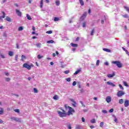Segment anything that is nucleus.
<instances>
[{
	"mask_svg": "<svg viewBox=\"0 0 129 129\" xmlns=\"http://www.w3.org/2000/svg\"><path fill=\"white\" fill-rule=\"evenodd\" d=\"M64 108L66 110L68 109L69 108V111L68 113H66V111L63 109V108L62 107L59 108V109H60V110H61V111L62 112H61L60 111H57L60 117H65L67 116V115H73V113L75 112V110H74L73 108H72V107L68 106V105L67 104L64 105Z\"/></svg>",
	"mask_w": 129,
	"mask_h": 129,
	"instance_id": "1",
	"label": "nucleus"
},
{
	"mask_svg": "<svg viewBox=\"0 0 129 129\" xmlns=\"http://www.w3.org/2000/svg\"><path fill=\"white\" fill-rule=\"evenodd\" d=\"M112 63L115 64V65H116L118 68H121V67H122V63L118 60L113 61H112Z\"/></svg>",
	"mask_w": 129,
	"mask_h": 129,
	"instance_id": "2",
	"label": "nucleus"
},
{
	"mask_svg": "<svg viewBox=\"0 0 129 129\" xmlns=\"http://www.w3.org/2000/svg\"><path fill=\"white\" fill-rule=\"evenodd\" d=\"M23 68H26L28 70H31V67H34L33 64L29 65V64L25 63L23 65Z\"/></svg>",
	"mask_w": 129,
	"mask_h": 129,
	"instance_id": "3",
	"label": "nucleus"
},
{
	"mask_svg": "<svg viewBox=\"0 0 129 129\" xmlns=\"http://www.w3.org/2000/svg\"><path fill=\"white\" fill-rule=\"evenodd\" d=\"M124 95V92L122 91H119L117 93V96L118 97H121V96H123Z\"/></svg>",
	"mask_w": 129,
	"mask_h": 129,
	"instance_id": "4",
	"label": "nucleus"
},
{
	"mask_svg": "<svg viewBox=\"0 0 129 129\" xmlns=\"http://www.w3.org/2000/svg\"><path fill=\"white\" fill-rule=\"evenodd\" d=\"M2 13L3 15V16H0V21H2L3 22V19H5L6 18V13H5L4 11L2 12Z\"/></svg>",
	"mask_w": 129,
	"mask_h": 129,
	"instance_id": "5",
	"label": "nucleus"
},
{
	"mask_svg": "<svg viewBox=\"0 0 129 129\" xmlns=\"http://www.w3.org/2000/svg\"><path fill=\"white\" fill-rule=\"evenodd\" d=\"M128 105H129V100H125L124 103V106H125V107H127Z\"/></svg>",
	"mask_w": 129,
	"mask_h": 129,
	"instance_id": "6",
	"label": "nucleus"
},
{
	"mask_svg": "<svg viewBox=\"0 0 129 129\" xmlns=\"http://www.w3.org/2000/svg\"><path fill=\"white\" fill-rule=\"evenodd\" d=\"M106 101L108 103H109V102L111 101V97H110V96H107L106 98Z\"/></svg>",
	"mask_w": 129,
	"mask_h": 129,
	"instance_id": "7",
	"label": "nucleus"
},
{
	"mask_svg": "<svg viewBox=\"0 0 129 129\" xmlns=\"http://www.w3.org/2000/svg\"><path fill=\"white\" fill-rule=\"evenodd\" d=\"M16 14H17V15H18V16H19V17H22V12L19 11V10L18 9L16 10Z\"/></svg>",
	"mask_w": 129,
	"mask_h": 129,
	"instance_id": "8",
	"label": "nucleus"
},
{
	"mask_svg": "<svg viewBox=\"0 0 129 129\" xmlns=\"http://www.w3.org/2000/svg\"><path fill=\"white\" fill-rule=\"evenodd\" d=\"M71 45L72 46H73V48H77V47H78V44H75V43H71Z\"/></svg>",
	"mask_w": 129,
	"mask_h": 129,
	"instance_id": "9",
	"label": "nucleus"
},
{
	"mask_svg": "<svg viewBox=\"0 0 129 129\" xmlns=\"http://www.w3.org/2000/svg\"><path fill=\"white\" fill-rule=\"evenodd\" d=\"M115 74H114V73H113L112 74H109L107 75V77L108 78H111L112 77H113L114 76H115Z\"/></svg>",
	"mask_w": 129,
	"mask_h": 129,
	"instance_id": "10",
	"label": "nucleus"
},
{
	"mask_svg": "<svg viewBox=\"0 0 129 129\" xmlns=\"http://www.w3.org/2000/svg\"><path fill=\"white\" fill-rule=\"evenodd\" d=\"M107 84H108V85H110L111 86H112L113 87H114L115 86V85H114V84H113L112 83H111L110 82H107Z\"/></svg>",
	"mask_w": 129,
	"mask_h": 129,
	"instance_id": "11",
	"label": "nucleus"
},
{
	"mask_svg": "<svg viewBox=\"0 0 129 129\" xmlns=\"http://www.w3.org/2000/svg\"><path fill=\"white\" fill-rule=\"evenodd\" d=\"M72 102L73 103L72 104V105L74 106V107H76L77 106V104L76 103V102L74 101L73 99L72 100Z\"/></svg>",
	"mask_w": 129,
	"mask_h": 129,
	"instance_id": "12",
	"label": "nucleus"
},
{
	"mask_svg": "<svg viewBox=\"0 0 129 129\" xmlns=\"http://www.w3.org/2000/svg\"><path fill=\"white\" fill-rule=\"evenodd\" d=\"M47 44H53L55 43V41L53 40H48L46 42Z\"/></svg>",
	"mask_w": 129,
	"mask_h": 129,
	"instance_id": "13",
	"label": "nucleus"
},
{
	"mask_svg": "<svg viewBox=\"0 0 129 129\" xmlns=\"http://www.w3.org/2000/svg\"><path fill=\"white\" fill-rule=\"evenodd\" d=\"M103 51H105V52H107L108 53H110L111 52L110 49L108 48H103Z\"/></svg>",
	"mask_w": 129,
	"mask_h": 129,
	"instance_id": "14",
	"label": "nucleus"
},
{
	"mask_svg": "<svg viewBox=\"0 0 129 129\" xmlns=\"http://www.w3.org/2000/svg\"><path fill=\"white\" fill-rule=\"evenodd\" d=\"M5 20L7 21V22H12V19H11V18L8 16L6 17V18L5 19Z\"/></svg>",
	"mask_w": 129,
	"mask_h": 129,
	"instance_id": "15",
	"label": "nucleus"
},
{
	"mask_svg": "<svg viewBox=\"0 0 129 129\" xmlns=\"http://www.w3.org/2000/svg\"><path fill=\"white\" fill-rule=\"evenodd\" d=\"M53 98L54 99V100H58V99H59V96H58L57 95H55L54 96H53Z\"/></svg>",
	"mask_w": 129,
	"mask_h": 129,
	"instance_id": "16",
	"label": "nucleus"
},
{
	"mask_svg": "<svg viewBox=\"0 0 129 129\" xmlns=\"http://www.w3.org/2000/svg\"><path fill=\"white\" fill-rule=\"evenodd\" d=\"M90 122L91 123H95L96 122V120H95V119L93 118L90 120Z\"/></svg>",
	"mask_w": 129,
	"mask_h": 129,
	"instance_id": "17",
	"label": "nucleus"
},
{
	"mask_svg": "<svg viewBox=\"0 0 129 129\" xmlns=\"http://www.w3.org/2000/svg\"><path fill=\"white\" fill-rule=\"evenodd\" d=\"M81 71V70L79 69L74 74V75H77V74H78V73H79V72H80Z\"/></svg>",
	"mask_w": 129,
	"mask_h": 129,
	"instance_id": "18",
	"label": "nucleus"
},
{
	"mask_svg": "<svg viewBox=\"0 0 129 129\" xmlns=\"http://www.w3.org/2000/svg\"><path fill=\"white\" fill-rule=\"evenodd\" d=\"M81 6H84V2L83 0H79Z\"/></svg>",
	"mask_w": 129,
	"mask_h": 129,
	"instance_id": "19",
	"label": "nucleus"
},
{
	"mask_svg": "<svg viewBox=\"0 0 129 129\" xmlns=\"http://www.w3.org/2000/svg\"><path fill=\"white\" fill-rule=\"evenodd\" d=\"M26 17L27 18V19L29 20V21H31V20H32V18L28 14L26 15Z\"/></svg>",
	"mask_w": 129,
	"mask_h": 129,
	"instance_id": "20",
	"label": "nucleus"
},
{
	"mask_svg": "<svg viewBox=\"0 0 129 129\" xmlns=\"http://www.w3.org/2000/svg\"><path fill=\"white\" fill-rule=\"evenodd\" d=\"M9 56L12 57V56L14 55V52H13V51H9Z\"/></svg>",
	"mask_w": 129,
	"mask_h": 129,
	"instance_id": "21",
	"label": "nucleus"
},
{
	"mask_svg": "<svg viewBox=\"0 0 129 129\" xmlns=\"http://www.w3.org/2000/svg\"><path fill=\"white\" fill-rule=\"evenodd\" d=\"M26 59V56L24 55H22L21 56V61H24Z\"/></svg>",
	"mask_w": 129,
	"mask_h": 129,
	"instance_id": "22",
	"label": "nucleus"
},
{
	"mask_svg": "<svg viewBox=\"0 0 129 129\" xmlns=\"http://www.w3.org/2000/svg\"><path fill=\"white\" fill-rule=\"evenodd\" d=\"M0 114H3L4 113V108H0Z\"/></svg>",
	"mask_w": 129,
	"mask_h": 129,
	"instance_id": "23",
	"label": "nucleus"
},
{
	"mask_svg": "<svg viewBox=\"0 0 129 129\" xmlns=\"http://www.w3.org/2000/svg\"><path fill=\"white\" fill-rule=\"evenodd\" d=\"M44 0H41L40 1V7L41 8V9H42V8H43V2Z\"/></svg>",
	"mask_w": 129,
	"mask_h": 129,
	"instance_id": "24",
	"label": "nucleus"
},
{
	"mask_svg": "<svg viewBox=\"0 0 129 129\" xmlns=\"http://www.w3.org/2000/svg\"><path fill=\"white\" fill-rule=\"evenodd\" d=\"M41 45H42V44H41V43H37L36 44V46L37 47V48H41Z\"/></svg>",
	"mask_w": 129,
	"mask_h": 129,
	"instance_id": "25",
	"label": "nucleus"
},
{
	"mask_svg": "<svg viewBox=\"0 0 129 129\" xmlns=\"http://www.w3.org/2000/svg\"><path fill=\"white\" fill-rule=\"evenodd\" d=\"M123 83L124 86H126V87H128V84H127V83H126V82H123Z\"/></svg>",
	"mask_w": 129,
	"mask_h": 129,
	"instance_id": "26",
	"label": "nucleus"
},
{
	"mask_svg": "<svg viewBox=\"0 0 129 129\" xmlns=\"http://www.w3.org/2000/svg\"><path fill=\"white\" fill-rule=\"evenodd\" d=\"M119 103H120V104H122V103H123V99H120L119 100Z\"/></svg>",
	"mask_w": 129,
	"mask_h": 129,
	"instance_id": "27",
	"label": "nucleus"
},
{
	"mask_svg": "<svg viewBox=\"0 0 129 129\" xmlns=\"http://www.w3.org/2000/svg\"><path fill=\"white\" fill-rule=\"evenodd\" d=\"M124 9L129 13V8L126 6H124Z\"/></svg>",
	"mask_w": 129,
	"mask_h": 129,
	"instance_id": "28",
	"label": "nucleus"
},
{
	"mask_svg": "<svg viewBox=\"0 0 129 129\" xmlns=\"http://www.w3.org/2000/svg\"><path fill=\"white\" fill-rule=\"evenodd\" d=\"M104 125V122H101L100 123V127H103V125Z\"/></svg>",
	"mask_w": 129,
	"mask_h": 129,
	"instance_id": "29",
	"label": "nucleus"
},
{
	"mask_svg": "<svg viewBox=\"0 0 129 129\" xmlns=\"http://www.w3.org/2000/svg\"><path fill=\"white\" fill-rule=\"evenodd\" d=\"M23 29L24 28L22 26H20L18 28V31H23Z\"/></svg>",
	"mask_w": 129,
	"mask_h": 129,
	"instance_id": "30",
	"label": "nucleus"
},
{
	"mask_svg": "<svg viewBox=\"0 0 129 129\" xmlns=\"http://www.w3.org/2000/svg\"><path fill=\"white\" fill-rule=\"evenodd\" d=\"M82 16L85 18H86V17H87V13L84 12Z\"/></svg>",
	"mask_w": 129,
	"mask_h": 129,
	"instance_id": "31",
	"label": "nucleus"
},
{
	"mask_svg": "<svg viewBox=\"0 0 129 129\" xmlns=\"http://www.w3.org/2000/svg\"><path fill=\"white\" fill-rule=\"evenodd\" d=\"M53 20L54 22H57L59 21V18H58L57 17H54Z\"/></svg>",
	"mask_w": 129,
	"mask_h": 129,
	"instance_id": "32",
	"label": "nucleus"
},
{
	"mask_svg": "<svg viewBox=\"0 0 129 129\" xmlns=\"http://www.w3.org/2000/svg\"><path fill=\"white\" fill-rule=\"evenodd\" d=\"M33 91L34 93H38V90L37 89H36V88H34L33 89Z\"/></svg>",
	"mask_w": 129,
	"mask_h": 129,
	"instance_id": "33",
	"label": "nucleus"
},
{
	"mask_svg": "<svg viewBox=\"0 0 129 129\" xmlns=\"http://www.w3.org/2000/svg\"><path fill=\"white\" fill-rule=\"evenodd\" d=\"M100 62V61L99 60H97V62H96V66H99Z\"/></svg>",
	"mask_w": 129,
	"mask_h": 129,
	"instance_id": "34",
	"label": "nucleus"
},
{
	"mask_svg": "<svg viewBox=\"0 0 129 129\" xmlns=\"http://www.w3.org/2000/svg\"><path fill=\"white\" fill-rule=\"evenodd\" d=\"M14 111L15 112H17L18 113H20V109H16L14 110Z\"/></svg>",
	"mask_w": 129,
	"mask_h": 129,
	"instance_id": "35",
	"label": "nucleus"
},
{
	"mask_svg": "<svg viewBox=\"0 0 129 129\" xmlns=\"http://www.w3.org/2000/svg\"><path fill=\"white\" fill-rule=\"evenodd\" d=\"M55 4L56 6H60V1H56Z\"/></svg>",
	"mask_w": 129,
	"mask_h": 129,
	"instance_id": "36",
	"label": "nucleus"
},
{
	"mask_svg": "<svg viewBox=\"0 0 129 129\" xmlns=\"http://www.w3.org/2000/svg\"><path fill=\"white\" fill-rule=\"evenodd\" d=\"M37 58H38V59H41V58H43V56H41V55L38 54L37 55Z\"/></svg>",
	"mask_w": 129,
	"mask_h": 129,
	"instance_id": "37",
	"label": "nucleus"
},
{
	"mask_svg": "<svg viewBox=\"0 0 129 129\" xmlns=\"http://www.w3.org/2000/svg\"><path fill=\"white\" fill-rule=\"evenodd\" d=\"M83 28H85L86 27V22H84L83 23Z\"/></svg>",
	"mask_w": 129,
	"mask_h": 129,
	"instance_id": "38",
	"label": "nucleus"
},
{
	"mask_svg": "<svg viewBox=\"0 0 129 129\" xmlns=\"http://www.w3.org/2000/svg\"><path fill=\"white\" fill-rule=\"evenodd\" d=\"M85 19V17L82 16L81 17H80V20L81 21H83V20H84Z\"/></svg>",
	"mask_w": 129,
	"mask_h": 129,
	"instance_id": "39",
	"label": "nucleus"
},
{
	"mask_svg": "<svg viewBox=\"0 0 129 129\" xmlns=\"http://www.w3.org/2000/svg\"><path fill=\"white\" fill-rule=\"evenodd\" d=\"M68 128H69V129H72V127L71 126V124H69L68 125Z\"/></svg>",
	"mask_w": 129,
	"mask_h": 129,
	"instance_id": "40",
	"label": "nucleus"
},
{
	"mask_svg": "<svg viewBox=\"0 0 129 129\" xmlns=\"http://www.w3.org/2000/svg\"><path fill=\"white\" fill-rule=\"evenodd\" d=\"M66 80L68 82H70L71 81V78H68L66 79Z\"/></svg>",
	"mask_w": 129,
	"mask_h": 129,
	"instance_id": "41",
	"label": "nucleus"
},
{
	"mask_svg": "<svg viewBox=\"0 0 129 129\" xmlns=\"http://www.w3.org/2000/svg\"><path fill=\"white\" fill-rule=\"evenodd\" d=\"M11 81V79L9 78H6V81H7V82H9V81Z\"/></svg>",
	"mask_w": 129,
	"mask_h": 129,
	"instance_id": "42",
	"label": "nucleus"
},
{
	"mask_svg": "<svg viewBox=\"0 0 129 129\" xmlns=\"http://www.w3.org/2000/svg\"><path fill=\"white\" fill-rule=\"evenodd\" d=\"M46 33L48 34H52V31L50 30V31H46Z\"/></svg>",
	"mask_w": 129,
	"mask_h": 129,
	"instance_id": "43",
	"label": "nucleus"
},
{
	"mask_svg": "<svg viewBox=\"0 0 129 129\" xmlns=\"http://www.w3.org/2000/svg\"><path fill=\"white\" fill-rule=\"evenodd\" d=\"M64 73L65 74H68L69 73H70V71H66L64 72Z\"/></svg>",
	"mask_w": 129,
	"mask_h": 129,
	"instance_id": "44",
	"label": "nucleus"
},
{
	"mask_svg": "<svg viewBox=\"0 0 129 129\" xmlns=\"http://www.w3.org/2000/svg\"><path fill=\"white\" fill-rule=\"evenodd\" d=\"M14 118V120H17V121H20V118Z\"/></svg>",
	"mask_w": 129,
	"mask_h": 129,
	"instance_id": "45",
	"label": "nucleus"
},
{
	"mask_svg": "<svg viewBox=\"0 0 129 129\" xmlns=\"http://www.w3.org/2000/svg\"><path fill=\"white\" fill-rule=\"evenodd\" d=\"M80 103L82 104L83 107H85V105H84V104H83V102L82 101H80Z\"/></svg>",
	"mask_w": 129,
	"mask_h": 129,
	"instance_id": "46",
	"label": "nucleus"
},
{
	"mask_svg": "<svg viewBox=\"0 0 129 129\" xmlns=\"http://www.w3.org/2000/svg\"><path fill=\"white\" fill-rule=\"evenodd\" d=\"M94 33V30L93 29V30L91 31V36H93Z\"/></svg>",
	"mask_w": 129,
	"mask_h": 129,
	"instance_id": "47",
	"label": "nucleus"
},
{
	"mask_svg": "<svg viewBox=\"0 0 129 129\" xmlns=\"http://www.w3.org/2000/svg\"><path fill=\"white\" fill-rule=\"evenodd\" d=\"M102 112H103V113H107V111H106V110H102Z\"/></svg>",
	"mask_w": 129,
	"mask_h": 129,
	"instance_id": "48",
	"label": "nucleus"
},
{
	"mask_svg": "<svg viewBox=\"0 0 129 129\" xmlns=\"http://www.w3.org/2000/svg\"><path fill=\"white\" fill-rule=\"evenodd\" d=\"M18 54H16V55L15 56V61H18Z\"/></svg>",
	"mask_w": 129,
	"mask_h": 129,
	"instance_id": "49",
	"label": "nucleus"
},
{
	"mask_svg": "<svg viewBox=\"0 0 129 129\" xmlns=\"http://www.w3.org/2000/svg\"><path fill=\"white\" fill-rule=\"evenodd\" d=\"M109 112L111 113L113 112V109L112 108L109 110Z\"/></svg>",
	"mask_w": 129,
	"mask_h": 129,
	"instance_id": "50",
	"label": "nucleus"
},
{
	"mask_svg": "<svg viewBox=\"0 0 129 129\" xmlns=\"http://www.w3.org/2000/svg\"><path fill=\"white\" fill-rule=\"evenodd\" d=\"M75 85H76V81H74V82H73V86H75Z\"/></svg>",
	"mask_w": 129,
	"mask_h": 129,
	"instance_id": "51",
	"label": "nucleus"
},
{
	"mask_svg": "<svg viewBox=\"0 0 129 129\" xmlns=\"http://www.w3.org/2000/svg\"><path fill=\"white\" fill-rule=\"evenodd\" d=\"M119 87H120V88L121 89H123V87H122V86H121V85L119 84Z\"/></svg>",
	"mask_w": 129,
	"mask_h": 129,
	"instance_id": "52",
	"label": "nucleus"
},
{
	"mask_svg": "<svg viewBox=\"0 0 129 129\" xmlns=\"http://www.w3.org/2000/svg\"><path fill=\"white\" fill-rule=\"evenodd\" d=\"M82 120L83 121V122H85V119L84 118V117H82Z\"/></svg>",
	"mask_w": 129,
	"mask_h": 129,
	"instance_id": "53",
	"label": "nucleus"
},
{
	"mask_svg": "<svg viewBox=\"0 0 129 129\" xmlns=\"http://www.w3.org/2000/svg\"><path fill=\"white\" fill-rule=\"evenodd\" d=\"M125 52L126 54H127L128 55V56H129L128 51L126 49V50H125Z\"/></svg>",
	"mask_w": 129,
	"mask_h": 129,
	"instance_id": "54",
	"label": "nucleus"
},
{
	"mask_svg": "<svg viewBox=\"0 0 129 129\" xmlns=\"http://www.w3.org/2000/svg\"><path fill=\"white\" fill-rule=\"evenodd\" d=\"M79 37H77L76 39V40H75V42H78V41H79Z\"/></svg>",
	"mask_w": 129,
	"mask_h": 129,
	"instance_id": "55",
	"label": "nucleus"
},
{
	"mask_svg": "<svg viewBox=\"0 0 129 129\" xmlns=\"http://www.w3.org/2000/svg\"><path fill=\"white\" fill-rule=\"evenodd\" d=\"M104 65H105L106 66H108L109 64L108 62H104Z\"/></svg>",
	"mask_w": 129,
	"mask_h": 129,
	"instance_id": "56",
	"label": "nucleus"
},
{
	"mask_svg": "<svg viewBox=\"0 0 129 129\" xmlns=\"http://www.w3.org/2000/svg\"><path fill=\"white\" fill-rule=\"evenodd\" d=\"M5 74L6 75V76H9V75H10V74H9V73L8 72H5Z\"/></svg>",
	"mask_w": 129,
	"mask_h": 129,
	"instance_id": "57",
	"label": "nucleus"
},
{
	"mask_svg": "<svg viewBox=\"0 0 129 129\" xmlns=\"http://www.w3.org/2000/svg\"><path fill=\"white\" fill-rule=\"evenodd\" d=\"M123 18H127V14H125L123 15Z\"/></svg>",
	"mask_w": 129,
	"mask_h": 129,
	"instance_id": "58",
	"label": "nucleus"
},
{
	"mask_svg": "<svg viewBox=\"0 0 129 129\" xmlns=\"http://www.w3.org/2000/svg\"><path fill=\"white\" fill-rule=\"evenodd\" d=\"M32 30L33 31H36V28L34 26L32 27Z\"/></svg>",
	"mask_w": 129,
	"mask_h": 129,
	"instance_id": "59",
	"label": "nucleus"
},
{
	"mask_svg": "<svg viewBox=\"0 0 129 129\" xmlns=\"http://www.w3.org/2000/svg\"><path fill=\"white\" fill-rule=\"evenodd\" d=\"M76 129H81V128H80V126H77L76 127Z\"/></svg>",
	"mask_w": 129,
	"mask_h": 129,
	"instance_id": "60",
	"label": "nucleus"
},
{
	"mask_svg": "<svg viewBox=\"0 0 129 129\" xmlns=\"http://www.w3.org/2000/svg\"><path fill=\"white\" fill-rule=\"evenodd\" d=\"M88 14H91V10L89 9V10H88Z\"/></svg>",
	"mask_w": 129,
	"mask_h": 129,
	"instance_id": "61",
	"label": "nucleus"
},
{
	"mask_svg": "<svg viewBox=\"0 0 129 129\" xmlns=\"http://www.w3.org/2000/svg\"><path fill=\"white\" fill-rule=\"evenodd\" d=\"M1 56L2 58H3V59H5V55H4L3 54H1Z\"/></svg>",
	"mask_w": 129,
	"mask_h": 129,
	"instance_id": "62",
	"label": "nucleus"
},
{
	"mask_svg": "<svg viewBox=\"0 0 129 129\" xmlns=\"http://www.w3.org/2000/svg\"><path fill=\"white\" fill-rule=\"evenodd\" d=\"M114 121H115V122H117V118H115Z\"/></svg>",
	"mask_w": 129,
	"mask_h": 129,
	"instance_id": "63",
	"label": "nucleus"
},
{
	"mask_svg": "<svg viewBox=\"0 0 129 129\" xmlns=\"http://www.w3.org/2000/svg\"><path fill=\"white\" fill-rule=\"evenodd\" d=\"M90 128H94V126H93V125H91V126H90Z\"/></svg>",
	"mask_w": 129,
	"mask_h": 129,
	"instance_id": "64",
	"label": "nucleus"
}]
</instances>
